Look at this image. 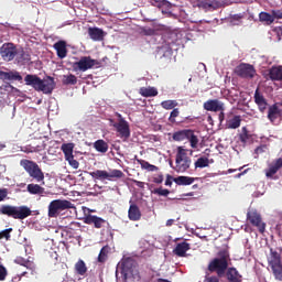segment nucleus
<instances>
[{"label": "nucleus", "instance_id": "1", "mask_svg": "<svg viewBox=\"0 0 282 282\" xmlns=\"http://www.w3.org/2000/svg\"><path fill=\"white\" fill-rule=\"evenodd\" d=\"M230 265V251L223 249L218 251L217 257L212 259L207 265L209 274H217L218 276H226V272Z\"/></svg>", "mask_w": 282, "mask_h": 282}, {"label": "nucleus", "instance_id": "2", "mask_svg": "<svg viewBox=\"0 0 282 282\" xmlns=\"http://www.w3.org/2000/svg\"><path fill=\"white\" fill-rule=\"evenodd\" d=\"M24 83L28 87H33L35 91H42L43 94H52L56 88V82H54V77L52 76L41 79L39 75L28 74L24 77Z\"/></svg>", "mask_w": 282, "mask_h": 282}, {"label": "nucleus", "instance_id": "3", "mask_svg": "<svg viewBox=\"0 0 282 282\" xmlns=\"http://www.w3.org/2000/svg\"><path fill=\"white\" fill-rule=\"evenodd\" d=\"M1 215H7V217H12V219H28L32 215V209L30 207L23 206H11L3 205L0 208Z\"/></svg>", "mask_w": 282, "mask_h": 282}, {"label": "nucleus", "instance_id": "4", "mask_svg": "<svg viewBox=\"0 0 282 282\" xmlns=\"http://www.w3.org/2000/svg\"><path fill=\"white\" fill-rule=\"evenodd\" d=\"M20 166L24 169L32 180H36L37 182H43V180H45V174L43 173V170H41V166H39V163L32 160L22 159L20 161Z\"/></svg>", "mask_w": 282, "mask_h": 282}, {"label": "nucleus", "instance_id": "5", "mask_svg": "<svg viewBox=\"0 0 282 282\" xmlns=\"http://www.w3.org/2000/svg\"><path fill=\"white\" fill-rule=\"evenodd\" d=\"M90 176L93 180H98L99 182H116L118 180H122L124 177V172L121 170H96L90 172Z\"/></svg>", "mask_w": 282, "mask_h": 282}, {"label": "nucleus", "instance_id": "6", "mask_svg": "<svg viewBox=\"0 0 282 282\" xmlns=\"http://www.w3.org/2000/svg\"><path fill=\"white\" fill-rule=\"evenodd\" d=\"M175 164L174 171L176 173H186L191 169L192 160L188 156V150L182 147L177 148Z\"/></svg>", "mask_w": 282, "mask_h": 282}, {"label": "nucleus", "instance_id": "7", "mask_svg": "<svg viewBox=\"0 0 282 282\" xmlns=\"http://www.w3.org/2000/svg\"><path fill=\"white\" fill-rule=\"evenodd\" d=\"M121 274L124 282L129 280V276H132V279H135L137 281L142 279L140 270H138V264L131 259H126L121 263Z\"/></svg>", "mask_w": 282, "mask_h": 282}, {"label": "nucleus", "instance_id": "8", "mask_svg": "<svg viewBox=\"0 0 282 282\" xmlns=\"http://www.w3.org/2000/svg\"><path fill=\"white\" fill-rule=\"evenodd\" d=\"M117 117L119 118V122L112 123V127L116 129L119 138L127 142V139L131 138V128H129V122L122 118V115L117 113Z\"/></svg>", "mask_w": 282, "mask_h": 282}, {"label": "nucleus", "instance_id": "9", "mask_svg": "<svg viewBox=\"0 0 282 282\" xmlns=\"http://www.w3.org/2000/svg\"><path fill=\"white\" fill-rule=\"evenodd\" d=\"M68 208H74L72 202L55 199L48 205V217H58L61 210H68Z\"/></svg>", "mask_w": 282, "mask_h": 282}, {"label": "nucleus", "instance_id": "10", "mask_svg": "<svg viewBox=\"0 0 282 282\" xmlns=\"http://www.w3.org/2000/svg\"><path fill=\"white\" fill-rule=\"evenodd\" d=\"M0 56L2 61H6V63H10L11 61H14L17 56H19V48L15 46L14 43H4L2 44V47H0Z\"/></svg>", "mask_w": 282, "mask_h": 282}, {"label": "nucleus", "instance_id": "11", "mask_svg": "<svg viewBox=\"0 0 282 282\" xmlns=\"http://www.w3.org/2000/svg\"><path fill=\"white\" fill-rule=\"evenodd\" d=\"M96 65V59L91 56H82L79 61L72 63L73 72H87L88 69H94Z\"/></svg>", "mask_w": 282, "mask_h": 282}, {"label": "nucleus", "instance_id": "12", "mask_svg": "<svg viewBox=\"0 0 282 282\" xmlns=\"http://www.w3.org/2000/svg\"><path fill=\"white\" fill-rule=\"evenodd\" d=\"M235 72L240 78L252 79L257 76V69L251 64L241 63L236 67Z\"/></svg>", "mask_w": 282, "mask_h": 282}, {"label": "nucleus", "instance_id": "13", "mask_svg": "<svg viewBox=\"0 0 282 282\" xmlns=\"http://www.w3.org/2000/svg\"><path fill=\"white\" fill-rule=\"evenodd\" d=\"M247 219L251 224V226H254L256 228H258L261 235L265 232V223H263L261 218V214L257 213V210L248 212Z\"/></svg>", "mask_w": 282, "mask_h": 282}, {"label": "nucleus", "instance_id": "14", "mask_svg": "<svg viewBox=\"0 0 282 282\" xmlns=\"http://www.w3.org/2000/svg\"><path fill=\"white\" fill-rule=\"evenodd\" d=\"M203 107L206 111H214L215 113L226 110L224 102L218 99H209L204 102Z\"/></svg>", "mask_w": 282, "mask_h": 282}, {"label": "nucleus", "instance_id": "15", "mask_svg": "<svg viewBox=\"0 0 282 282\" xmlns=\"http://www.w3.org/2000/svg\"><path fill=\"white\" fill-rule=\"evenodd\" d=\"M264 78L276 83H282V66H272Z\"/></svg>", "mask_w": 282, "mask_h": 282}, {"label": "nucleus", "instance_id": "16", "mask_svg": "<svg viewBox=\"0 0 282 282\" xmlns=\"http://www.w3.org/2000/svg\"><path fill=\"white\" fill-rule=\"evenodd\" d=\"M253 100L260 113H265V109H268V99H265V97L259 91V88L254 91Z\"/></svg>", "mask_w": 282, "mask_h": 282}, {"label": "nucleus", "instance_id": "17", "mask_svg": "<svg viewBox=\"0 0 282 282\" xmlns=\"http://www.w3.org/2000/svg\"><path fill=\"white\" fill-rule=\"evenodd\" d=\"M281 116H282V109L279 108V104H273L269 106L267 118L268 120H270V122H272V124H274L276 120L281 118Z\"/></svg>", "mask_w": 282, "mask_h": 282}, {"label": "nucleus", "instance_id": "18", "mask_svg": "<svg viewBox=\"0 0 282 282\" xmlns=\"http://www.w3.org/2000/svg\"><path fill=\"white\" fill-rule=\"evenodd\" d=\"M195 6L202 10L210 11L217 10L219 8V2L217 0H194Z\"/></svg>", "mask_w": 282, "mask_h": 282}, {"label": "nucleus", "instance_id": "19", "mask_svg": "<svg viewBox=\"0 0 282 282\" xmlns=\"http://www.w3.org/2000/svg\"><path fill=\"white\" fill-rule=\"evenodd\" d=\"M281 169L282 158H279L269 164V167L265 170V177H274V175H276Z\"/></svg>", "mask_w": 282, "mask_h": 282}, {"label": "nucleus", "instance_id": "20", "mask_svg": "<svg viewBox=\"0 0 282 282\" xmlns=\"http://www.w3.org/2000/svg\"><path fill=\"white\" fill-rule=\"evenodd\" d=\"M85 224H87L88 226H94V228L100 229L105 226V224H107V220L96 215H88L85 218Z\"/></svg>", "mask_w": 282, "mask_h": 282}, {"label": "nucleus", "instance_id": "21", "mask_svg": "<svg viewBox=\"0 0 282 282\" xmlns=\"http://www.w3.org/2000/svg\"><path fill=\"white\" fill-rule=\"evenodd\" d=\"M225 274L227 276L228 282H242L243 276L241 275V273H239V271L235 267L228 268Z\"/></svg>", "mask_w": 282, "mask_h": 282}, {"label": "nucleus", "instance_id": "22", "mask_svg": "<svg viewBox=\"0 0 282 282\" xmlns=\"http://www.w3.org/2000/svg\"><path fill=\"white\" fill-rule=\"evenodd\" d=\"M58 58L67 57V42L61 40L53 45Z\"/></svg>", "mask_w": 282, "mask_h": 282}, {"label": "nucleus", "instance_id": "23", "mask_svg": "<svg viewBox=\"0 0 282 282\" xmlns=\"http://www.w3.org/2000/svg\"><path fill=\"white\" fill-rule=\"evenodd\" d=\"M128 217L130 221H140V219H142V212H140V207L135 204L130 205Z\"/></svg>", "mask_w": 282, "mask_h": 282}, {"label": "nucleus", "instance_id": "24", "mask_svg": "<svg viewBox=\"0 0 282 282\" xmlns=\"http://www.w3.org/2000/svg\"><path fill=\"white\" fill-rule=\"evenodd\" d=\"M188 250H191V243L183 241L176 245L173 252L176 257H186V252H188Z\"/></svg>", "mask_w": 282, "mask_h": 282}, {"label": "nucleus", "instance_id": "25", "mask_svg": "<svg viewBox=\"0 0 282 282\" xmlns=\"http://www.w3.org/2000/svg\"><path fill=\"white\" fill-rule=\"evenodd\" d=\"M2 80H23V76L19 72H0Z\"/></svg>", "mask_w": 282, "mask_h": 282}, {"label": "nucleus", "instance_id": "26", "mask_svg": "<svg viewBox=\"0 0 282 282\" xmlns=\"http://www.w3.org/2000/svg\"><path fill=\"white\" fill-rule=\"evenodd\" d=\"M245 17L243 13L231 14L227 18V23L232 28H235V25H243Z\"/></svg>", "mask_w": 282, "mask_h": 282}, {"label": "nucleus", "instance_id": "27", "mask_svg": "<svg viewBox=\"0 0 282 282\" xmlns=\"http://www.w3.org/2000/svg\"><path fill=\"white\" fill-rule=\"evenodd\" d=\"M88 34L93 41H102L105 39V31L98 28H89Z\"/></svg>", "mask_w": 282, "mask_h": 282}, {"label": "nucleus", "instance_id": "28", "mask_svg": "<svg viewBox=\"0 0 282 282\" xmlns=\"http://www.w3.org/2000/svg\"><path fill=\"white\" fill-rule=\"evenodd\" d=\"M26 191L30 193V195H43V193H45V187L31 183L26 186Z\"/></svg>", "mask_w": 282, "mask_h": 282}, {"label": "nucleus", "instance_id": "29", "mask_svg": "<svg viewBox=\"0 0 282 282\" xmlns=\"http://www.w3.org/2000/svg\"><path fill=\"white\" fill-rule=\"evenodd\" d=\"M195 180V177L191 176H178L174 178V182L177 184V186H191Z\"/></svg>", "mask_w": 282, "mask_h": 282}, {"label": "nucleus", "instance_id": "30", "mask_svg": "<svg viewBox=\"0 0 282 282\" xmlns=\"http://www.w3.org/2000/svg\"><path fill=\"white\" fill-rule=\"evenodd\" d=\"M137 162L140 164L141 169L143 171H148L150 173H153L155 171H160V167L149 163L148 161H144L142 159H137Z\"/></svg>", "mask_w": 282, "mask_h": 282}, {"label": "nucleus", "instance_id": "31", "mask_svg": "<svg viewBox=\"0 0 282 282\" xmlns=\"http://www.w3.org/2000/svg\"><path fill=\"white\" fill-rule=\"evenodd\" d=\"M139 94L144 98H153L154 96H158V89L154 87H141Z\"/></svg>", "mask_w": 282, "mask_h": 282}, {"label": "nucleus", "instance_id": "32", "mask_svg": "<svg viewBox=\"0 0 282 282\" xmlns=\"http://www.w3.org/2000/svg\"><path fill=\"white\" fill-rule=\"evenodd\" d=\"M75 272L76 274H79V276H85V274H87V264L84 260L79 259L75 263Z\"/></svg>", "mask_w": 282, "mask_h": 282}, {"label": "nucleus", "instance_id": "33", "mask_svg": "<svg viewBox=\"0 0 282 282\" xmlns=\"http://www.w3.org/2000/svg\"><path fill=\"white\" fill-rule=\"evenodd\" d=\"M226 127L227 129H239L241 127V116H235L227 120Z\"/></svg>", "mask_w": 282, "mask_h": 282}, {"label": "nucleus", "instance_id": "34", "mask_svg": "<svg viewBox=\"0 0 282 282\" xmlns=\"http://www.w3.org/2000/svg\"><path fill=\"white\" fill-rule=\"evenodd\" d=\"M281 264V254L273 249H270V258H269V265H279Z\"/></svg>", "mask_w": 282, "mask_h": 282}, {"label": "nucleus", "instance_id": "35", "mask_svg": "<svg viewBox=\"0 0 282 282\" xmlns=\"http://www.w3.org/2000/svg\"><path fill=\"white\" fill-rule=\"evenodd\" d=\"M109 250H111V248H109V246H105L101 248L97 261L98 263H105L107 261V259H109Z\"/></svg>", "mask_w": 282, "mask_h": 282}, {"label": "nucleus", "instance_id": "36", "mask_svg": "<svg viewBox=\"0 0 282 282\" xmlns=\"http://www.w3.org/2000/svg\"><path fill=\"white\" fill-rule=\"evenodd\" d=\"M62 151L65 155V160L68 158L74 156V143H63L62 144Z\"/></svg>", "mask_w": 282, "mask_h": 282}, {"label": "nucleus", "instance_id": "37", "mask_svg": "<svg viewBox=\"0 0 282 282\" xmlns=\"http://www.w3.org/2000/svg\"><path fill=\"white\" fill-rule=\"evenodd\" d=\"M189 132H191V130H181V131L174 132L173 140H175L176 142H182L184 140H188Z\"/></svg>", "mask_w": 282, "mask_h": 282}, {"label": "nucleus", "instance_id": "38", "mask_svg": "<svg viewBox=\"0 0 282 282\" xmlns=\"http://www.w3.org/2000/svg\"><path fill=\"white\" fill-rule=\"evenodd\" d=\"M210 165V160L206 156H200L194 163L195 169H206Z\"/></svg>", "mask_w": 282, "mask_h": 282}, {"label": "nucleus", "instance_id": "39", "mask_svg": "<svg viewBox=\"0 0 282 282\" xmlns=\"http://www.w3.org/2000/svg\"><path fill=\"white\" fill-rule=\"evenodd\" d=\"M18 59L22 63H30V61H32V56L30 55V53L23 48H18Z\"/></svg>", "mask_w": 282, "mask_h": 282}, {"label": "nucleus", "instance_id": "40", "mask_svg": "<svg viewBox=\"0 0 282 282\" xmlns=\"http://www.w3.org/2000/svg\"><path fill=\"white\" fill-rule=\"evenodd\" d=\"M95 149L99 153H107V151H109V144H107V142H105V140H97L95 142Z\"/></svg>", "mask_w": 282, "mask_h": 282}, {"label": "nucleus", "instance_id": "41", "mask_svg": "<svg viewBox=\"0 0 282 282\" xmlns=\"http://www.w3.org/2000/svg\"><path fill=\"white\" fill-rule=\"evenodd\" d=\"M259 19L262 23H267V25H272V23H274V17L268 12H261Z\"/></svg>", "mask_w": 282, "mask_h": 282}, {"label": "nucleus", "instance_id": "42", "mask_svg": "<svg viewBox=\"0 0 282 282\" xmlns=\"http://www.w3.org/2000/svg\"><path fill=\"white\" fill-rule=\"evenodd\" d=\"M271 270L276 281H282V263L271 265Z\"/></svg>", "mask_w": 282, "mask_h": 282}, {"label": "nucleus", "instance_id": "43", "mask_svg": "<svg viewBox=\"0 0 282 282\" xmlns=\"http://www.w3.org/2000/svg\"><path fill=\"white\" fill-rule=\"evenodd\" d=\"M187 140L189 141L192 149H197V144H199V139H197V135H195V132L193 130H189V133L187 134Z\"/></svg>", "mask_w": 282, "mask_h": 282}, {"label": "nucleus", "instance_id": "44", "mask_svg": "<svg viewBox=\"0 0 282 282\" xmlns=\"http://www.w3.org/2000/svg\"><path fill=\"white\" fill-rule=\"evenodd\" d=\"M78 83V78L74 74L64 75L63 85H76Z\"/></svg>", "mask_w": 282, "mask_h": 282}, {"label": "nucleus", "instance_id": "45", "mask_svg": "<svg viewBox=\"0 0 282 282\" xmlns=\"http://www.w3.org/2000/svg\"><path fill=\"white\" fill-rule=\"evenodd\" d=\"M161 107L166 110L175 109L177 107V100H164L161 102Z\"/></svg>", "mask_w": 282, "mask_h": 282}, {"label": "nucleus", "instance_id": "46", "mask_svg": "<svg viewBox=\"0 0 282 282\" xmlns=\"http://www.w3.org/2000/svg\"><path fill=\"white\" fill-rule=\"evenodd\" d=\"M153 193L154 195H160L161 197H169V195H171V191L164 189L162 187L154 188Z\"/></svg>", "mask_w": 282, "mask_h": 282}, {"label": "nucleus", "instance_id": "47", "mask_svg": "<svg viewBox=\"0 0 282 282\" xmlns=\"http://www.w3.org/2000/svg\"><path fill=\"white\" fill-rule=\"evenodd\" d=\"M12 232V228H8V229H4L2 231H0V241L1 239H6V241H10L11 239V234Z\"/></svg>", "mask_w": 282, "mask_h": 282}, {"label": "nucleus", "instance_id": "48", "mask_svg": "<svg viewBox=\"0 0 282 282\" xmlns=\"http://www.w3.org/2000/svg\"><path fill=\"white\" fill-rule=\"evenodd\" d=\"M208 271L206 272L205 279L203 282H219V279H223L224 276L216 275H208Z\"/></svg>", "mask_w": 282, "mask_h": 282}, {"label": "nucleus", "instance_id": "49", "mask_svg": "<svg viewBox=\"0 0 282 282\" xmlns=\"http://www.w3.org/2000/svg\"><path fill=\"white\" fill-rule=\"evenodd\" d=\"M66 162L73 167V169H78L80 166V163H78L74 156H69L68 159H65Z\"/></svg>", "mask_w": 282, "mask_h": 282}, {"label": "nucleus", "instance_id": "50", "mask_svg": "<svg viewBox=\"0 0 282 282\" xmlns=\"http://www.w3.org/2000/svg\"><path fill=\"white\" fill-rule=\"evenodd\" d=\"M15 263H18V265H23L24 268H28V265H30V261L25 260V258H21V257H18L15 260H14Z\"/></svg>", "mask_w": 282, "mask_h": 282}, {"label": "nucleus", "instance_id": "51", "mask_svg": "<svg viewBox=\"0 0 282 282\" xmlns=\"http://www.w3.org/2000/svg\"><path fill=\"white\" fill-rule=\"evenodd\" d=\"M240 140L242 142H248V140H250V134L248 133V129L246 127L242 128V134H240Z\"/></svg>", "mask_w": 282, "mask_h": 282}, {"label": "nucleus", "instance_id": "52", "mask_svg": "<svg viewBox=\"0 0 282 282\" xmlns=\"http://www.w3.org/2000/svg\"><path fill=\"white\" fill-rule=\"evenodd\" d=\"M177 116H180V109L174 108L171 113H170V122H175V119L177 118Z\"/></svg>", "mask_w": 282, "mask_h": 282}, {"label": "nucleus", "instance_id": "53", "mask_svg": "<svg viewBox=\"0 0 282 282\" xmlns=\"http://www.w3.org/2000/svg\"><path fill=\"white\" fill-rule=\"evenodd\" d=\"M8 276V269L3 267V264H0V281H6Z\"/></svg>", "mask_w": 282, "mask_h": 282}, {"label": "nucleus", "instance_id": "54", "mask_svg": "<svg viewBox=\"0 0 282 282\" xmlns=\"http://www.w3.org/2000/svg\"><path fill=\"white\" fill-rule=\"evenodd\" d=\"M142 34H144V36H153L155 34V29L144 28L142 29Z\"/></svg>", "mask_w": 282, "mask_h": 282}, {"label": "nucleus", "instance_id": "55", "mask_svg": "<svg viewBox=\"0 0 282 282\" xmlns=\"http://www.w3.org/2000/svg\"><path fill=\"white\" fill-rule=\"evenodd\" d=\"M271 15L273 17V21L275 19H282V11L281 10H272Z\"/></svg>", "mask_w": 282, "mask_h": 282}, {"label": "nucleus", "instance_id": "56", "mask_svg": "<svg viewBox=\"0 0 282 282\" xmlns=\"http://www.w3.org/2000/svg\"><path fill=\"white\" fill-rule=\"evenodd\" d=\"M152 182H154V184H162V182H164V175L159 174V175L154 176Z\"/></svg>", "mask_w": 282, "mask_h": 282}, {"label": "nucleus", "instance_id": "57", "mask_svg": "<svg viewBox=\"0 0 282 282\" xmlns=\"http://www.w3.org/2000/svg\"><path fill=\"white\" fill-rule=\"evenodd\" d=\"M173 182H175V177L172 175L167 174L166 180H165V186H173Z\"/></svg>", "mask_w": 282, "mask_h": 282}, {"label": "nucleus", "instance_id": "58", "mask_svg": "<svg viewBox=\"0 0 282 282\" xmlns=\"http://www.w3.org/2000/svg\"><path fill=\"white\" fill-rule=\"evenodd\" d=\"M6 197H8V189L7 188L0 189V202H3Z\"/></svg>", "mask_w": 282, "mask_h": 282}, {"label": "nucleus", "instance_id": "59", "mask_svg": "<svg viewBox=\"0 0 282 282\" xmlns=\"http://www.w3.org/2000/svg\"><path fill=\"white\" fill-rule=\"evenodd\" d=\"M2 89H4V91H11L12 89H14V87L11 86L10 83H7L2 85Z\"/></svg>", "mask_w": 282, "mask_h": 282}, {"label": "nucleus", "instance_id": "60", "mask_svg": "<svg viewBox=\"0 0 282 282\" xmlns=\"http://www.w3.org/2000/svg\"><path fill=\"white\" fill-rule=\"evenodd\" d=\"M133 184H135V186H138V188H144V182L142 181H133Z\"/></svg>", "mask_w": 282, "mask_h": 282}, {"label": "nucleus", "instance_id": "61", "mask_svg": "<svg viewBox=\"0 0 282 282\" xmlns=\"http://www.w3.org/2000/svg\"><path fill=\"white\" fill-rule=\"evenodd\" d=\"M175 224V219H167L165 226H167V228H171V226H173Z\"/></svg>", "mask_w": 282, "mask_h": 282}, {"label": "nucleus", "instance_id": "62", "mask_svg": "<svg viewBox=\"0 0 282 282\" xmlns=\"http://www.w3.org/2000/svg\"><path fill=\"white\" fill-rule=\"evenodd\" d=\"M218 118L220 122H224V118H225L224 111H219Z\"/></svg>", "mask_w": 282, "mask_h": 282}, {"label": "nucleus", "instance_id": "63", "mask_svg": "<svg viewBox=\"0 0 282 282\" xmlns=\"http://www.w3.org/2000/svg\"><path fill=\"white\" fill-rule=\"evenodd\" d=\"M248 171H250V169H247V170L242 171L241 173H238L236 175V177H242V175H246V173H248Z\"/></svg>", "mask_w": 282, "mask_h": 282}, {"label": "nucleus", "instance_id": "64", "mask_svg": "<svg viewBox=\"0 0 282 282\" xmlns=\"http://www.w3.org/2000/svg\"><path fill=\"white\" fill-rule=\"evenodd\" d=\"M156 282H171V281H169V280H166V279L159 278V279L156 280Z\"/></svg>", "mask_w": 282, "mask_h": 282}]
</instances>
